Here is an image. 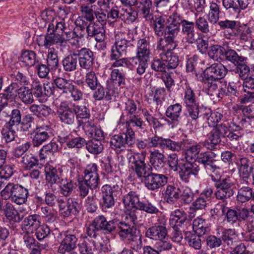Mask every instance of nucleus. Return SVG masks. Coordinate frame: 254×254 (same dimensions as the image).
<instances>
[{"mask_svg":"<svg viewBox=\"0 0 254 254\" xmlns=\"http://www.w3.org/2000/svg\"><path fill=\"white\" fill-rule=\"evenodd\" d=\"M185 116L188 122H196L199 118L204 119L210 113V109L198 103L185 106Z\"/></svg>","mask_w":254,"mask_h":254,"instance_id":"obj_16","label":"nucleus"},{"mask_svg":"<svg viewBox=\"0 0 254 254\" xmlns=\"http://www.w3.org/2000/svg\"><path fill=\"white\" fill-rule=\"evenodd\" d=\"M202 80L204 83L203 91L210 96H213V99H215V97L217 98L218 84L216 82V80H209L204 77H202Z\"/></svg>","mask_w":254,"mask_h":254,"instance_id":"obj_51","label":"nucleus"},{"mask_svg":"<svg viewBox=\"0 0 254 254\" xmlns=\"http://www.w3.org/2000/svg\"><path fill=\"white\" fill-rule=\"evenodd\" d=\"M216 154L212 151L201 152L197 157V161L201 164L206 172H214L220 170V167L215 164Z\"/></svg>","mask_w":254,"mask_h":254,"instance_id":"obj_21","label":"nucleus"},{"mask_svg":"<svg viewBox=\"0 0 254 254\" xmlns=\"http://www.w3.org/2000/svg\"><path fill=\"white\" fill-rule=\"evenodd\" d=\"M77 239L73 235H67L61 242L58 252L64 254L66 252L71 251L76 247Z\"/></svg>","mask_w":254,"mask_h":254,"instance_id":"obj_42","label":"nucleus"},{"mask_svg":"<svg viewBox=\"0 0 254 254\" xmlns=\"http://www.w3.org/2000/svg\"><path fill=\"white\" fill-rule=\"evenodd\" d=\"M57 204L58 205L61 213L64 217L70 215L78 216L79 213V204L77 199L73 197H69L67 199V209L64 210L65 207L66 201L61 197H57Z\"/></svg>","mask_w":254,"mask_h":254,"instance_id":"obj_15","label":"nucleus"},{"mask_svg":"<svg viewBox=\"0 0 254 254\" xmlns=\"http://www.w3.org/2000/svg\"><path fill=\"white\" fill-rule=\"evenodd\" d=\"M101 141H96L94 138L86 141L83 138L80 137V148L85 147L89 152L93 154H99L104 149Z\"/></svg>","mask_w":254,"mask_h":254,"instance_id":"obj_38","label":"nucleus"},{"mask_svg":"<svg viewBox=\"0 0 254 254\" xmlns=\"http://www.w3.org/2000/svg\"><path fill=\"white\" fill-rule=\"evenodd\" d=\"M238 190L237 200L239 202L244 203L249 201L251 198L254 199V191L250 187L243 186L240 187Z\"/></svg>","mask_w":254,"mask_h":254,"instance_id":"obj_50","label":"nucleus"},{"mask_svg":"<svg viewBox=\"0 0 254 254\" xmlns=\"http://www.w3.org/2000/svg\"><path fill=\"white\" fill-rule=\"evenodd\" d=\"M181 30V26L167 24V34L163 38H158L156 43L178 44L176 38Z\"/></svg>","mask_w":254,"mask_h":254,"instance_id":"obj_28","label":"nucleus"},{"mask_svg":"<svg viewBox=\"0 0 254 254\" xmlns=\"http://www.w3.org/2000/svg\"><path fill=\"white\" fill-rule=\"evenodd\" d=\"M93 3L91 2H87L86 4L80 2V21H82V25L80 24V30H82L87 26V23L84 21V19L91 22L94 19Z\"/></svg>","mask_w":254,"mask_h":254,"instance_id":"obj_34","label":"nucleus"},{"mask_svg":"<svg viewBox=\"0 0 254 254\" xmlns=\"http://www.w3.org/2000/svg\"><path fill=\"white\" fill-rule=\"evenodd\" d=\"M53 131L50 124L37 126L32 138L33 145L34 147H39L50 140L54 135Z\"/></svg>","mask_w":254,"mask_h":254,"instance_id":"obj_8","label":"nucleus"},{"mask_svg":"<svg viewBox=\"0 0 254 254\" xmlns=\"http://www.w3.org/2000/svg\"><path fill=\"white\" fill-rule=\"evenodd\" d=\"M17 89L16 83L11 82L3 90V92L0 94V98H3L7 101H12L17 95Z\"/></svg>","mask_w":254,"mask_h":254,"instance_id":"obj_63","label":"nucleus"},{"mask_svg":"<svg viewBox=\"0 0 254 254\" xmlns=\"http://www.w3.org/2000/svg\"><path fill=\"white\" fill-rule=\"evenodd\" d=\"M204 147L202 142L197 143L191 139L184 138L182 140L181 150H183L187 160H192L199 156Z\"/></svg>","mask_w":254,"mask_h":254,"instance_id":"obj_14","label":"nucleus"},{"mask_svg":"<svg viewBox=\"0 0 254 254\" xmlns=\"http://www.w3.org/2000/svg\"><path fill=\"white\" fill-rule=\"evenodd\" d=\"M20 64L22 66L31 67L39 63V60L35 52L26 50L23 52L20 58Z\"/></svg>","mask_w":254,"mask_h":254,"instance_id":"obj_43","label":"nucleus"},{"mask_svg":"<svg viewBox=\"0 0 254 254\" xmlns=\"http://www.w3.org/2000/svg\"><path fill=\"white\" fill-rule=\"evenodd\" d=\"M184 89L183 102L185 106L198 104L195 94L191 87L188 84H185Z\"/></svg>","mask_w":254,"mask_h":254,"instance_id":"obj_54","label":"nucleus"},{"mask_svg":"<svg viewBox=\"0 0 254 254\" xmlns=\"http://www.w3.org/2000/svg\"><path fill=\"white\" fill-rule=\"evenodd\" d=\"M149 40L141 38L138 40L136 46V55L133 57L149 59L150 55Z\"/></svg>","mask_w":254,"mask_h":254,"instance_id":"obj_41","label":"nucleus"},{"mask_svg":"<svg viewBox=\"0 0 254 254\" xmlns=\"http://www.w3.org/2000/svg\"><path fill=\"white\" fill-rule=\"evenodd\" d=\"M29 190L18 183L9 182L0 191V196L4 200H10L21 205L27 201Z\"/></svg>","mask_w":254,"mask_h":254,"instance_id":"obj_2","label":"nucleus"},{"mask_svg":"<svg viewBox=\"0 0 254 254\" xmlns=\"http://www.w3.org/2000/svg\"><path fill=\"white\" fill-rule=\"evenodd\" d=\"M135 49V47L131 41L125 38L117 40L111 49L110 60H117L123 56L129 54Z\"/></svg>","mask_w":254,"mask_h":254,"instance_id":"obj_9","label":"nucleus"},{"mask_svg":"<svg viewBox=\"0 0 254 254\" xmlns=\"http://www.w3.org/2000/svg\"><path fill=\"white\" fill-rule=\"evenodd\" d=\"M167 230L165 226L155 225L146 230L145 235L148 239L158 241L165 239L167 236Z\"/></svg>","mask_w":254,"mask_h":254,"instance_id":"obj_30","label":"nucleus"},{"mask_svg":"<svg viewBox=\"0 0 254 254\" xmlns=\"http://www.w3.org/2000/svg\"><path fill=\"white\" fill-rule=\"evenodd\" d=\"M226 60L235 65L239 62H246L247 58L246 57L239 56L238 53L234 50L227 49L225 50L224 53Z\"/></svg>","mask_w":254,"mask_h":254,"instance_id":"obj_60","label":"nucleus"},{"mask_svg":"<svg viewBox=\"0 0 254 254\" xmlns=\"http://www.w3.org/2000/svg\"><path fill=\"white\" fill-rule=\"evenodd\" d=\"M3 214L6 218L11 222L19 223L23 217H20V213L10 202H5L2 208Z\"/></svg>","mask_w":254,"mask_h":254,"instance_id":"obj_36","label":"nucleus"},{"mask_svg":"<svg viewBox=\"0 0 254 254\" xmlns=\"http://www.w3.org/2000/svg\"><path fill=\"white\" fill-rule=\"evenodd\" d=\"M234 182L230 177L222 178L221 181L215 187L216 190L214 194L216 198L223 202L230 198L234 194Z\"/></svg>","mask_w":254,"mask_h":254,"instance_id":"obj_11","label":"nucleus"},{"mask_svg":"<svg viewBox=\"0 0 254 254\" xmlns=\"http://www.w3.org/2000/svg\"><path fill=\"white\" fill-rule=\"evenodd\" d=\"M93 54L89 49L80 50V67L88 68L93 64Z\"/></svg>","mask_w":254,"mask_h":254,"instance_id":"obj_56","label":"nucleus"},{"mask_svg":"<svg viewBox=\"0 0 254 254\" xmlns=\"http://www.w3.org/2000/svg\"><path fill=\"white\" fill-rule=\"evenodd\" d=\"M72 108H69L67 101H63L57 107V114L60 121L64 124L71 125L74 121L75 116L79 126L78 120L79 106L74 103H71Z\"/></svg>","mask_w":254,"mask_h":254,"instance_id":"obj_6","label":"nucleus"},{"mask_svg":"<svg viewBox=\"0 0 254 254\" xmlns=\"http://www.w3.org/2000/svg\"><path fill=\"white\" fill-rule=\"evenodd\" d=\"M65 42V38L64 37L63 35L46 34L44 36V40L42 43L41 45L45 48L48 49L54 44H58L62 45Z\"/></svg>","mask_w":254,"mask_h":254,"instance_id":"obj_45","label":"nucleus"},{"mask_svg":"<svg viewBox=\"0 0 254 254\" xmlns=\"http://www.w3.org/2000/svg\"><path fill=\"white\" fill-rule=\"evenodd\" d=\"M152 20H153L152 28L155 35L158 36V38L165 37L167 34V24L165 16L162 15L155 16Z\"/></svg>","mask_w":254,"mask_h":254,"instance_id":"obj_33","label":"nucleus"},{"mask_svg":"<svg viewBox=\"0 0 254 254\" xmlns=\"http://www.w3.org/2000/svg\"><path fill=\"white\" fill-rule=\"evenodd\" d=\"M238 24V22L235 20L229 19L220 20L218 22L220 29L224 30V36L227 39H231L229 35L234 32Z\"/></svg>","mask_w":254,"mask_h":254,"instance_id":"obj_47","label":"nucleus"},{"mask_svg":"<svg viewBox=\"0 0 254 254\" xmlns=\"http://www.w3.org/2000/svg\"><path fill=\"white\" fill-rule=\"evenodd\" d=\"M130 60H131V63L133 64L132 66L135 64L136 65L137 63L138 64L136 69V75H135L134 79L139 81L141 78L137 77V75L141 76L145 73L148 65V59L139 57V58L131 57L130 58Z\"/></svg>","mask_w":254,"mask_h":254,"instance_id":"obj_46","label":"nucleus"},{"mask_svg":"<svg viewBox=\"0 0 254 254\" xmlns=\"http://www.w3.org/2000/svg\"><path fill=\"white\" fill-rule=\"evenodd\" d=\"M136 209L144 211L151 214H157L159 212V210L155 204L148 200H141L137 205Z\"/></svg>","mask_w":254,"mask_h":254,"instance_id":"obj_61","label":"nucleus"},{"mask_svg":"<svg viewBox=\"0 0 254 254\" xmlns=\"http://www.w3.org/2000/svg\"><path fill=\"white\" fill-rule=\"evenodd\" d=\"M182 140L175 141L169 138H163L156 135L155 148L159 147L163 150L173 152H179L181 150Z\"/></svg>","mask_w":254,"mask_h":254,"instance_id":"obj_25","label":"nucleus"},{"mask_svg":"<svg viewBox=\"0 0 254 254\" xmlns=\"http://www.w3.org/2000/svg\"><path fill=\"white\" fill-rule=\"evenodd\" d=\"M139 195L135 191L131 190L125 194L123 197V202L127 209L135 208L136 209L137 205L140 200Z\"/></svg>","mask_w":254,"mask_h":254,"instance_id":"obj_44","label":"nucleus"},{"mask_svg":"<svg viewBox=\"0 0 254 254\" xmlns=\"http://www.w3.org/2000/svg\"><path fill=\"white\" fill-rule=\"evenodd\" d=\"M142 181L148 190L156 192L167 184L168 177L151 171Z\"/></svg>","mask_w":254,"mask_h":254,"instance_id":"obj_10","label":"nucleus"},{"mask_svg":"<svg viewBox=\"0 0 254 254\" xmlns=\"http://www.w3.org/2000/svg\"><path fill=\"white\" fill-rule=\"evenodd\" d=\"M152 0H138L136 6L138 12L147 21L153 19L151 9L153 6Z\"/></svg>","mask_w":254,"mask_h":254,"instance_id":"obj_35","label":"nucleus"},{"mask_svg":"<svg viewBox=\"0 0 254 254\" xmlns=\"http://www.w3.org/2000/svg\"><path fill=\"white\" fill-rule=\"evenodd\" d=\"M222 126L225 127V133L223 138H226L227 140L232 142H238L242 137V129L239 125H236V123L233 120L230 122L224 121L222 123Z\"/></svg>","mask_w":254,"mask_h":254,"instance_id":"obj_20","label":"nucleus"},{"mask_svg":"<svg viewBox=\"0 0 254 254\" xmlns=\"http://www.w3.org/2000/svg\"><path fill=\"white\" fill-rule=\"evenodd\" d=\"M137 215L135 211L126 213L124 220L115 218L114 228L111 234L117 235L122 241H125L133 236L136 233V222Z\"/></svg>","mask_w":254,"mask_h":254,"instance_id":"obj_1","label":"nucleus"},{"mask_svg":"<svg viewBox=\"0 0 254 254\" xmlns=\"http://www.w3.org/2000/svg\"><path fill=\"white\" fill-rule=\"evenodd\" d=\"M121 19L128 23L133 22L138 16L137 12L132 6L121 9Z\"/></svg>","mask_w":254,"mask_h":254,"instance_id":"obj_58","label":"nucleus"},{"mask_svg":"<svg viewBox=\"0 0 254 254\" xmlns=\"http://www.w3.org/2000/svg\"><path fill=\"white\" fill-rule=\"evenodd\" d=\"M225 213L226 221L231 224H234L238 221L248 220L250 216L249 209L245 207H237L234 209L229 208Z\"/></svg>","mask_w":254,"mask_h":254,"instance_id":"obj_18","label":"nucleus"},{"mask_svg":"<svg viewBox=\"0 0 254 254\" xmlns=\"http://www.w3.org/2000/svg\"><path fill=\"white\" fill-rule=\"evenodd\" d=\"M82 126V129L88 138H94L96 141H101L104 138V134L102 130L96 127L88 120L83 122L80 121V126Z\"/></svg>","mask_w":254,"mask_h":254,"instance_id":"obj_27","label":"nucleus"},{"mask_svg":"<svg viewBox=\"0 0 254 254\" xmlns=\"http://www.w3.org/2000/svg\"><path fill=\"white\" fill-rule=\"evenodd\" d=\"M208 19L204 16H199L195 19V26L197 29L204 34L212 33V26L209 24Z\"/></svg>","mask_w":254,"mask_h":254,"instance_id":"obj_57","label":"nucleus"},{"mask_svg":"<svg viewBox=\"0 0 254 254\" xmlns=\"http://www.w3.org/2000/svg\"><path fill=\"white\" fill-rule=\"evenodd\" d=\"M41 218L39 215H29L22 221L21 227L26 234H33L40 226Z\"/></svg>","mask_w":254,"mask_h":254,"instance_id":"obj_24","label":"nucleus"},{"mask_svg":"<svg viewBox=\"0 0 254 254\" xmlns=\"http://www.w3.org/2000/svg\"><path fill=\"white\" fill-rule=\"evenodd\" d=\"M13 127L9 126L7 124H5L1 129V139L6 143L11 142L15 140L16 132Z\"/></svg>","mask_w":254,"mask_h":254,"instance_id":"obj_59","label":"nucleus"},{"mask_svg":"<svg viewBox=\"0 0 254 254\" xmlns=\"http://www.w3.org/2000/svg\"><path fill=\"white\" fill-rule=\"evenodd\" d=\"M59 185V192L65 197L69 196L76 189V184L71 181L62 180Z\"/></svg>","mask_w":254,"mask_h":254,"instance_id":"obj_62","label":"nucleus"},{"mask_svg":"<svg viewBox=\"0 0 254 254\" xmlns=\"http://www.w3.org/2000/svg\"><path fill=\"white\" fill-rule=\"evenodd\" d=\"M187 219V213L182 209H176L170 214V225L172 228L180 227Z\"/></svg>","mask_w":254,"mask_h":254,"instance_id":"obj_40","label":"nucleus"},{"mask_svg":"<svg viewBox=\"0 0 254 254\" xmlns=\"http://www.w3.org/2000/svg\"><path fill=\"white\" fill-rule=\"evenodd\" d=\"M180 169V178L186 183L189 182L191 176H193L195 178H198L200 168L195 162H186L181 166Z\"/></svg>","mask_w":254,"mask_h":254,"instance_id":"obj_19","label":"nucleus"},{"mask_svg":"<svg viewBox=\"0 0 254 254\" xmlns=\"http://www.w3.org/2000/svg\"><path fill=\"white\" fill-rule=\"evenodd\" d=\"M238 166L240 176L243 179L249 178L254 170V164H253L251 160L247 157H242L239 159ZM242 181L246 182L245 180L242 179L241 180V184H242ZM246 182L248 183L247 181Z\"/></svg>","mask_w":254,"mask_h":254,"instance_id":"obj_26","label":"nucleus"},{"mask_svg":"<svg viewBox=\"0 0 254 254\" xmlns=\"http://www.w3.org/2000/svg\"><path fill=\"white\" fill-rule=\"evenodd\" d=\"M20 163L24 169L27 171L38 165L39 160L37 156L31 153H26L22 157Z\"/></svg>","mask_w":254,"mask_h":254,"instance_id":"obj_52","label":"nucleus"},{"mask_svg":"<svg viewBox=\"0 0 254 254\" xmlns=\"http://www.w3.org/2000/svg\"><path fill=\"white\" fill-rule=\"evenodd\" d=\"M180 189L174 185H168L163 193L166 202L170 204H175L179 200Z\"/></svg>","mask_w":254,"mask_h":254,"instance_id":"obj_37","label":"nucleus"},{"mask_svg":"<svg viewBox=\"0 0 254 254\" xmlns=\"http://www.w3.org/2000/svg\"><path fill=\"white\" fill-rule=\"evenodd\" d=\"M195 23L185 19L181 26V32L186 40V42L189 44H193L195 42Z\"/></svg>","mask_w":254,"mask_h":254,"instance_id":"obj_31","label":"nucleus"},{"mask_svg":"<svg viewBox=\"0 0 254 254\" xmlns=\"http://www.w3.org/2000/svg\"><path fill=\"white\" fill-rule=\"evenodd\" d=\"M225 48L220 45H211L209 47L207 51L208 57L214 61L222 60L225 53Z\"/></svg>","mask_w":254,"mask_h":254,"instance_id":"obj_53","label":"nucleus"},{"mask_svg":"<svg viewBox=\"0 0 254 254\" xmlns=\"http://www.w3.org/2000/svg\"><path fill=\"white\" fill-rule=\"evenodd\" d=\"M166 161L165 155L158 149H155L150 152L149 162L156 171H160L166 165Z\"/></svg>","mask_w":254,"mask_h":254,"instance_id":"obj_32","label":"nucleus"},{"mask_svg":"<svg viewBox=\"0 0 254 254\" xmlns=\"http://www.w3.org/2000/svg\"><path fill=\"white\" fill-rule=\"evenodd\" d=\"M192 228L195 234L203 236L210 231L208 224L205 219L197 217L192 222Z\"/></svg>","mask_w":254,"mask_h":254,"instance_id":"obj_49","label":"nucleus"},{"mask_svg":"<svg viewBox=\"0 0 254 254\" xmlns=\"http://www.w3.org/2000/svg\"><path fill=\"white\" fill-rule=\"evenodd\" d=\"M135 143V134L132 128L128 127L122 133L115 134L110 138V146L117 153L125 150L126 145L132 146Z\"/></svg>","mask_w":254,"mask_h":254,"instance_id":"obj_3","label":"nucleus"},{"mask_svg":"<svg viewBox=\"0 0 254 254\" xmlns=\"http://www.w3.org/2000/svg\"><path fill=\"white\" fill-rule=\"evenodd\" d=\"M183 107L180 103L169 105L166 109L165 115L168 118V124H178L181 120Z\"/></svg>","mask_w":254,"mask_h":254,"instance_id":"obj_29","label":"nucleus"},{"mask_svg":"<svg viewBox=\"0 0 254 254\" xmlns=\"http://www.w3.org/2000/svg\"><path fill=\"white\" fill-rule=\"evenodd\" d=\"M17 94L20 100L25 104H31L34 101L31 90L26 86L18 88Z\"/></svg>","mask_w":254,"mask_h":254,"instance_id":"obj_55","label":"nucleus"},{"mask_svg":"<svg viewBox=\"0 0 254 254\" xmlns=\"http://www.w3.org/2000/svg\"><path fill=\"white\" fill-rule=\"evenodd\" d=\"M145 157L146 152L142 151L134 153L128 159L132 169L141 181L152 171V168L145 162Z\"/></svg>","mask_w":254,"mask_h":254,"instance_id":"obj_7","label":"nucleus"},{"mask_svg":"<svg viewBox=\"0 0 254 254\" xmlns=\"http://www.w3.org/2000/svg\"><path fill=\"white\" fill-rule=\"evenodd\" d=\"M74 24L76 25L72 31L65 32L66 29L65 23L64 19L58 22L56 21V33L59 35H63L64 33L66 35L65 41L68 42L72 46L77 48L79 46V36L77 34V31L79 26V21L76 19L74 21Z\"/></svg>","mask_w":254,"mask_h":254,"instance_id":"obj_12","label":"nucleus"},{"mask_svg":"<svg viewBox=\"0 0 254 254\" xmlns=\"http://www.w3.org/2000/svg\"><path fill=\"white\" fill-rule=\"evenodd\" d=\"M44 170L46 182L50 185L52 190L54 192L56 189L54 187V185L59 184L63 179L57 168L49 163L45 164Z\"/></svg>","mask_w":254,"mask_h":254,"instance_id":"obj_23","label":"nucleus"},{"mask_svg":"<svg viewBox=\"0 0 254 254\" xmlns=\"http://www.w3.org/2000/svg\"><path fill=\"white\" fill-rule=\"evenodd\" d=\"M227 72V67L220 62H217L206 67L203 72L202 77L207 78L209 80H218L223 79Z\"/></svg>","mask_w":254,"mask_h":254,"instance_id":"obj_17","label":"nucleus"},{"mask_svg":"<svg viewBox=\"0 0 254 254\" xmlns=\"http://www.w3.org/2000/svg\"><path fill=\"white\" fill-rule=\"evenodd\" d=\"M86 31L89 36H96L97 42H102L104 40L105 36V30L104 26L97 23H91L86 27Z\"/></svg>","mask_w":254,"mask_h":254,"instance_id":"obj_39","label":"nucleus"},{"mask_svg":"<svg viewBox=\"0 0 254 254\" xmlns=\"http://www.w3.org/2000/svg\"><path fill=\"white\" fill-rule=\"evenodd\" d=\"M115 218L107 221L105 217L102 215L96 216L91 224L86 228V232L90 237L96 238L98 232L102 231L105 234H109L112 233L114 228Z\"/></svg>","mask_w":254,"mask_h":254,"instance_id":"obj_5","label":"nucleus"},{"mask_svg":"<svg viewBox=\"0 0 254 254\" xmlns=\"http://www.w3.org/2000/svg\"><path fill=\"white\" fill-rule=\"evenodd\" d=\"M178 45L156 43V50L159 52V56L165 61L167 68L174 69L179 64V57L177 54L173 52Z\"/></svg>","mask_w":254,"mask_h":254,"instance_id":"obj_4","label":"nucleus"},{"mask_svg":"<svg viewBox=\"0 0 254 254\" xmlns=\"http://www.w3.org/2000/svg\"><path fill=\"white\" fill-rule=\"evenodd\" d=\"M225 128L222 123L213 127L207 135L205 140L202 142L204 146L210 150L216 148L217 146L221 141V137H223V134H225Z\"/></svg>","mask_w":254,"mask_h":254,"instance_id":"obj_13","label":"nucleus"},{"mask_svg":"<svg viewBox=\"0 0 254 254\" xmlns=\"http://www.w3.org/2000/svg\"><path fill=\"white\" fill-rule=\"evenodd\" d=\"M126 129L131 127H136L140 129H144L145 124L139 115L136 114L127 117L126 121Z\"/></svg>","mask_w":254,"mask_h":254,"instance_id":"obj_64","label":"nucleus"},{"mask_svg":"<svg viewBox=\"0 0 254 254\" xmlns=\"http://www.w3.org/2000/svg\"><path fill=\"white\" fill-rule=\"evenodd\" d=\"M84 174L82 181L87 184L91 190L96 189L99 182L97 165L95 164L88 165L84 171Z\"/></svg>","mask_w":254,"mask_h":254,"instance_id":"obj_22","label":"nucleus"},{"mask_svg":"<svg viewBox=\"0 0 254 254\" xmlns=\"http://www.w3.org/2000/svg\"><path fill=\"white\" fill-rule=\"evenodd\" d=\"M251 30L249 27L246 25H237L234 32L229 34V36L231 39L239 38L240 39L247 41L251 37Z\"/></svg>","mask_w":254,"mask_h":254,"instance_id":"obj_48","label":"nucleus"}]
</instances>
